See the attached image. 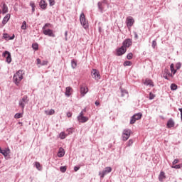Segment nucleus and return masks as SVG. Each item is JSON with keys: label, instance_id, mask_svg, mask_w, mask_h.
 Instances as JSON below:
<instances>
[{"label": "nucleus", "instance_id": "58836bf2", "mask_svg": "<svg viewBox=\"0 0 182 182\" xmlns=\"http://www.w3.org/2000/svg\"><path fill=\"white\" fill-rule=\"evenodd\" d=\"M124 66H132V62L131 61H125L124 63Z\"/></svg>", "mask_w": 182, "mask_h": 182}, {"label": "nucleus", "instance_id": "a18cd8bd", "mask_svg": "<svg viewBox=\"0 0 182 182\" xmlns=\"http://www.w3.org/2000/svg\"><path fill=\"white\" fill-rule=\"evenodd\" d=\"M179 161L180 160H178V159H175L172 163L173 166H176V164H177V163H179Z\"/></svg>", "mask_w": 182, "mask_h": 182}, {"label": "nucleus", "instance_id": "5fc2aeb1", "mask_svg": "<svg viewBox=\"0 0 182 182\" xmlns=\"http://www.w3.org/2000/svg\"><path fill=\"white\" fill-rule=\"evenodd\" d=\"M95 105H96L97 106H99V105H100V103L99 102L96 101V102H95Z\"/></svg>", "mask_w": 182, "mask_h": 182}, {"label": "nucleus", "instance_id": "49530a36", "mask_svg": "<svg viewBox=\"0 0 182 182\" xmlns=\"http://www.w3.org/2000/svg\"><path fill=\"white\" fill-rule=\"evenodd\" d=\"M156 46H157V42L156 41H152V48H156Z\"/></svg>", "mask_w": 182, "mask_h": 182}, {"label": "nucleus", "instance_id": "b1692460", "mask_svg": "<svg viewBox=\"0 0 182 182\" xmlns=\"http://www.w3.org/2000/svg\"><path fill=\"white\" fill-rule=\"evenodd\" d=\"M121 92L122 97H129V92L126 90H122Z\"/></svg>", "mask_w": 182, "mask_h": 182}, {"label": "nucleus", "instance_id": "bb28decb", "mask_svg": "<svg viewBox=\"0 0 182 182\" xmlns=\"http://www.w3.org/2000/svg\"><path fill=\"white\" fill-rule=\"evenodd\" d=\"M1 153L4 157H7L9 155V149L3 150Z\"/></svg>", "mask_w": 182, "mask_h": 182}, {"label": "nucleus", "instance_id": "412c9836", "mask_svg": "<svg viewBox=\"0 0 182 182\" xmlns=\"http://www.w3.org/2000/svg\"><path fill=\"white\" fill-rule=\"evenodd\" d=\"M165 178H166V173H164V171H161L159 176V181L163 182Z\"/></svg>", "mask_w": 182, "mask_h": 182}, {"label": "nucleus", "instance_id": "f03ea898", "mask_svg": "<svg viewBox=\"0 0 182 182\" xmlns=\"http://www.w3.org/2000/svg\"><path fill=\"white\" fill-rule=\"evenodd\" d=\"M80 21L81 25H82L84 29H87L89 28V22L86 20V16L85 14L82 13L80 16Z\"/></svg>", "mask_w": 182, "mask_h": 182}, {"label": "nucleus", "instance_id": "cd10ccee", "mask_svg": "<svg viewBox=\"0 0 182 182\" xmlns=\"http://www.w3.org/2000/svg\"><path fill=\"white\" fill-rule=\"evenodd\" d=\"M170 68H171V72L173 73V75H176V73H177V70H174V64L173 63L171 64Z\"/></svg>", "mask_w": 182, "mask_h": 182}, {"label": "nucleus", "instance_id": "a19ab883", "mask_svg": "<svg viewBox=\"0 0 182 182\" xmlns=\"http://www.w3.org/2000/svg\"><path fill=\"white\" fill-rule=\"evenodd\" d=\"M21 29H23V31H25V29H26V21H23L21 26Z\"/></svg>", "mask_w": 182, "mask_h": 182}, {"label": "nucleus", "instance_id": "9d476101", "mask_svg": "<svg viewBox=\"0 0 182 182\" xmlns=\"http://www.w3.org/2000/svg\"><path fill=\"white\" fill-rule=\"evenodd\" d=\"M4 58H6V62L7 63H11L12 62V57H11V53L9 51H5L3 53Z\"/></svg>", "mask_w": 182, "mask_h": 182}, {"label": "nucleus", "instance_id": "6e6d98bb", "mask_svg": "<svg viewBox=\"0 0 182 182\" xmlns=\"http://www.w3.org/2000/svg\"><path fill=\"white\" fill-rule=\"evenodd\" d=\"M32 11L35 12V7H32Z\"/></svg>", "mask_w": 182, "mask_h": 182}, {"label": "nucleus", "instance_id": "473e14b6", "mask_svg": "<svg viewBox=\"0 0 182 182\" xmlns=\"http://www.w3.org/2000/svg\"><path fill=\"white\" fill-rule=\"evenodd\" d=\"M59 136H60V138L62 140H63V139H66V136H68V135H66V134H65V132H61Z\"/></svg>", "mask_w": 182, "mask_h": 182}, {"label": "nucleus", "instance_id": "4d7b16f0", "mask_svg": "<svg viewBox=\"0 0 182 182\" xmlns=\"http://www.w3.org/2000/svg\"><path fill=\"white\" fill-rule=\"evenodd\" d=\"M135 38H139V36H137V34H135Z\"/></svg>", "mask_w": 182, "mask_h": 182}, {"label": "nucleus", "instance_id": "c03bdc74", "mask_svg": "<svg viewBox=\"0 0 182 182\" xmlns=\"http://www.w3.org/2000/svg\"><path fill=\"white\" fill-rule=\"evenodd\" d=\"M181 63H177L176 64V68L177 70H178V69H181Z\"/></svg>", "mask_w": 182, "mask_h": 182}, {"label": "nucleus", "instance_id": "4468645a", "mask_svg": "<svg viewBox=\"0 0 182 182\" xmlns=\"http://www.w3.org/2000/svg\"><path fill=\"white\" fill-rule=\"evenodd\" d=\"M143 83L146 86H151V87H154V82H153V80H151L149 78H146L144 80H143Z\"/></svg>", "mask_w": 182, "mask_h": 182}, {"label": "nucleus", "instance_id": "a211bd4d", "mask_svg": "<svg viewBox=\"0 0 182 182\" xmlns=\"http://www.w3.org/2000/svg\"><path fill=\"white\" fill-rule=\"evenodd\" d=\"M40 7L41 8V9H46V8H48V3H46V0L41 1Z\"/></svg>", "mask_w": 182, "mask_h": 182}, {"label": "nucleus", "instance_id": "aec40b11", "mask_svg": "<svg viewBox=\"0 0 182 182\" xmlns=\"http://www.w3.org/2000/svg\"><path fill=\"white\" fill-rule=\"evenodd\" d=\"M104 4H107L106 0H104L103 1L98 3V8L101 12H103V9H105V7L103 6Z\"/></svg>", "mask_w": 182, "mask_h": 182}, {"label": "nucleus", "instance_id": "79ce46f5", "mask_svg": "<svg viewBox=\"0 0 182 182\" xmlns=\"http://www.w3.org/2000/svg\"><path fill=\"white\" fill-rule=\"evenodd\" d=\"M133 145V141L132 139H129L127 144V147H130V146Z\"/></svg>", "mask_w": 182, "mask_h": 182}, {"label": "nucleus", "instance_id": "2f4dec72", "mask_svg": "<svg viewBox=\"0 0 182 182\" xmlns=\"http://www.w3.org/2000/svg\"><path fill=\"white\" fill-rule=\"evenodd\" d=\"M46 28H52V24L47 23L45 24V26L43 27V30H46Z\"/></svg>", "mask_w": 182, "mask_h": 182}, {"label": "nucleus", "instance_id": "6ab92c4d", "mask_svg": "<svg viewBox=\"0 0 182 182\" xmlns=\"http://www.w3.org/2000/svg\"><path fill=\"white\" fill-rule=\"evenodd\" d=\"M174 120H173V119L171 118L169 120H168L166 126L168 129H171V127H174Z\"/></svg>", "mask_w": 182, "mask_h": 182}, {"label": "nucleus", "instance_id": "20e7f679", "mask_svg": "<svg viewBox=\"0 0 182 182\" xmlns=\"http://www.w3.org/2000/svg\"><path fill=\"white\" fill-rule=\"evenodd\" d=\"M143 114L141 113L135 114L131 119L130 124H134L137 120H140Z\"/></svg>", "mask_w": 182, "mask_h": 182}, {"label": "nucleus", "instance_id": "c756f323", "mask_svg": "<svg viewBox=\"0 0 182 182\" xmlns=\"http://www.w3.org/2000/svg\"><path fill=\"white\" fill-rule=\"evenodd\" d=\"M23 113H16L15 115H14V118L15 119H21V117H23Z\"/></svg>", "mask_w": 182, "mask_h": 182}, {"label": "nucleus", "instance_id": "7ed1b4c3", "mask_svg": "<svg viewBox=\"0 0 182 182\" xmlns=\"http://www.w3.org/2000/svg\"><path fill=\"white\" fill-rule=\"evenodd\" d=\"M85 113H86V109H84L82 110V112L80 113V115L77 117V120L80 122V123H86L87 120H89V118L85 116Z\"/></svg>", "mask_w": 182, "mask_h": 182}, {"label": "nucleus", "instance_id": "13d9d810", "mask_svg": "<svg viewBox=\"0 0 182 182\" xmlns=\"http://www.w3.org/2000/svg\"><path fill=\"white\" fill-rule=\"evenodd\" d=\"M2 151H3L2 149H1V147H0V153H1Z\"/></svg>", "mask_w": 182, "mask_h": 182}, {"label": "nucleus", "instance_id": "ea45409f", "mask_svg": "<svg viewBox=\"0 0 182 182\" xmlns=\"http://www.w3.org/2000/svg\"><path fill=\"white\" fill-rule=\"evenodd\" d=\"M48 2H49L50 6H53V5H55V0H48Z\"/></svg>", "mask_w": 182, "mask_h": 182}, {"label": "nucleus", "instance_id": "4be33fe9", "mask_svg": "<svg viewBox=\"0 0 182 182\" xmlns=\"http://www.w3.org/2000/svg\"><path fill=\"white\" fill-rule=\"evenodd\" d=\"M9 19H11V14H8L6 15V16L4 18L2 23L3 25H5L8 21H9Z\"/></svg>", "mask_w": 182, "mask_h": 182}, {"label": "nucleus", "instance_id": "ddd939ff", "mask_svg": "<svg viewBox=\"0 0 182 182\" xmlns=\"http://www.w3.org/2000/svg\"><path fill=\"white\" fill-rule=\"evenodd\" d=\"M43 33L48 36H50L51 38H55V33H53V31L51 29L43 30Z\"/></svg>", "mask_w": 182, "mask_h": 182}, {"label": "nucleus", "instance_id": "2eb2a0df", "mask_svg": "<svg viewBox=\"0 0 182 182\" xmlns=\"http://www.w3.org/2000/svg\"><path fill=\"white\" fill-rule=\"evenodd\" d=\"M87 92H89V89L87 88V87L82 86L80 87V95L82 97H83V96H85V95H86Z\"/></svg>", "mask_w": 182, "mask_h": 182}, {"label": "nucleus", "instance_id": "8fccbe9b", "mask_svg": "<svg viewBox=\"0 0 182 182\" xmlns=\"http://www.w3.org/2000/svg\"><path fill=\"white\" fill-rule=\"evenodd\" d=\"M165 73H167L168 75V76H173V75L170 74V72L168 71V69L165 70Z\"/></svg>", "mask_w": 182, "mask_h": 182}, {"label": "nucleus", "instance_id": "f704fd0d", "mask_svg": "<svg viewBox=\"0 0 182 182\" xmlns=\"http://www.w3.org/2000/svg\"><path fill=\"white\" fill-rule=\"evenodd\" d=\"M32 48L33 49H34L35 50H38L39 46L38 45V43H33L32 45Z\"/></svg>", "mask_w": 182, "mask_h": 182}, {"label": "nucleus", "instance_id": "39448f33", "mask_svg": "<svg viewBox=\"0 0 182 182\" xmlns=\"http://www.w3.org/2000/svg\"><path fill=\"white\" fill-rule=\"evenodd\" d=\"M130 134H132V131L130 129H124L122 132V140H124V141L129 140Z\"/></svg>", "mask_w": 182, "mask_h": 182}, {"label": "nucleus", "instance_id": "72a5a7b5", "mask_svg": "<svg viewBox=\"0 0 182 182\" xmlns=\"http://www.w3.org/2000/svg\"><path fill=\"white\" fill-rule=\"evenodd\" d=\"M181 167H182V164H178V165H173L171 166V168L178 169V168H181Z\"/></svg>", "mask_w": 182, "mask_h": 182}, {"label": "nucleus", "instance_id": "f3484780", "mask_svg": "<svg viewBox=\"0 0 182 182\" xmlns=\"http://www.w3.org/2000/svg\"><path fill=\"white\" fill-rule=\"evenodd\" d=\"M3 38L6 39V41H12L13 39H15V35H13L11 37L9 36V34L8 33H4Z\"/></svg>", "mask_w": 182, "mask_h": 182}, {"label": "nucleus", "instance_id": "0eeeda50", "mask_svg": "<svg viewBox=\"0 0 182 182\" xmlns=\"http://www.w3.org/2000/svg\"><path fill=\"white\" fill-rule=\"evenodd\" d=\"M29 102V100H28V96L25 95L23 97L22 100L19 101V106L22 108V110L23 112V109H25V105Z\"/></svg>", "mask_w": 182, "mask_h": 182}, {"label": "nucleus", "instance_id": "dca6fc26", "mask_svg": "<svg viewBox=\"0 0 182 182\" xmlns=\"http://www.w3.org/2000/svg\"><path fill=\"white\" fill-rule=\"evenodd\" d=\"M72 92H73V89H72L71 87H67L65 88V96L69 97V96H70V95H72Z\"/></svg>", "mask_w": 182, "mask_h": 182}, {"label": "nucleus", "instance_id": "052dcab7", "mask_svg": "<svg viewBox=\"0 0 182 182\" xmlns=\"http://www.w3.org/2000/svg\"><path fill=\"white\" fill-rule=\"evenodd\" d=\"M165 79H168L167 77H165Z\"/></svg>", "mask_w": 182, "mask_h": 182}, {"label": "nucleus", "instance_id": "f257e3e1", "mask_svg": "<svg viewBox=\"0 0 182 182\" xmlns=\"http://www.w3.org/2000/svg\"><path fill=\"white\" fill-rule=\"evenodd\" d=\"M14 82L16 85H19L21 80L23 79V71L18 70L14 75Z\"/></svg>", "mask_w": 182, "mask_h": 182}, {"label": "nucleus", "instance_id": "de8ad7c7", "mask_svg": "<svg viewBox=\"0 0 182 182\" xmlns=\"http://www.w3.org/2000/svg\"><path fill=\"white\" fill-rule=\"evenodd\" d=\"M48 60H43L41 63V66H45L48 65Z\"/></svg>", "mask_w": 182, "mask_h": 182}, {"label": "nucleus", "instance_id": "7c9ffc66", "mask_svg": "<svg viewBox=\"0 0 182 182\" xmlns=\"http://www.w3.org/2000/svg\"><path fill=\"white\" fill-rule=\"evenodd\" d=\"M35 166L36 168L38 169L39 171L42 170V166H41V164L39 162H36Z\"/></svg>", "mask_w": 182, "mask_h": 182}, {"label": "nucleus", "instance_id": "3c124183", "mask_svg": "<svg viewBox=\"0 0 182 182\" xmlns=\"http://www.w3.org/2000/svg\"><path fill=\"white\" fill-rule=\"evenodd\" d=\"M30 6H31V8H36L35 3H33V1L30 3Z\"/></svg>", "mask_w": 182, "mask_h": 182}, {"label": "nucleus", "instance_id": "9b49d317", "mask_svg": "<svg viewBox=\"0 0 182 182\" xmlns=\"http://www.w3.org/2000/svg\"><path fill=\"white\" fill-rule=\"evenodd\" d=\"M127 50V48H125V47H124L123 46L119 48L117 50V56H122V55H124V53H126Z\"/></svg>", "mask_w": 182, "mask_h": 182}, {"label": "nucleus", "instance_id": "c85d7f7f", "mask_svg": "<svg viewBox=\"0 0 182 182\" xmlns=\"http://www.w3.org/2000/svg\"><path fill=\"white\" fill-rule=\"evenodd\" d=\"M71 66H72L73 69H75V68L77 66V63H76V61H75V60H73L71 61Z\"/></svg>", "mask_w": 182, "mask_h": 182}, {"label": "nucleus", "instance_id": "37998d69", "mask_svg": "<svg viewBox=\"0 0 182 182\" xmlns=\"http://www.w3.org/2000/svg\"><path fill=\"white\" fill-rule=\"evenodd\" d=\"M154 97H156V95H154V94L150 92L149 93V100H153V99H154Z\"/></svg>", "mask_w": 182, "mask_h": 182}, {"label": "nucleus", "instance_id": "c9c22d12", "mask_svg": "<svg viewBox=\"0 0 182 182\" xmlns=\"http://www.w3.org/2000/svg\"><path fill=\"white\" fill-rule=\"evenodd\" d=\"M171 90H177V85H176V84H171Z\"/></svg>", "mask_w": 182, "mask_h": 182}, {"label": "nucleus", "instance_id": "864d4df0", "mask_svg": "<svg viewBox=\"0 0 182 182\" xmlns=\"http://www.w3.org/2000/svg\"><path fill=\"white\" fill-rule=\"evenodd\" d=\"M67 116L68 117H72V113L71 112H67Z\"/></svg>", "mask_w": 182, "mask_h": 182}, {"label": "nucleus", "instance_id": "6e6552de", "mask_svg": "<svg viewBox=\"0 0 182 182\" xmlns=\"http://www.w3.org/2000/svg\"><path fill=\"white\" fill-rule=\"evenodd\" d=\"M133 43V41L130 38H127L125 39L123 43H122V46L125 48L127 49V48H130Z\"/></svg>", "mask_w": 182, "mask_h": 182}, {"label": "nucleus", "instance_id": "423d86ee", "mask_svg": "<svg viewBox=\"0 0 182 182\" xmlns=\"http://www.w3.org/2000/svg\"><path fill=\"white\" fill-rule=\"evenodd\" d=\"M112 167L107 166L105 170L99 173V176H100L101 178H105V176L109 174V173H112Z\"/></svg>", "mask_w": 182, "mask_h": 182}, {"label": "nucleus", "instance_id": "f8f14e48", "mask_svg": "<svg viewBox=\"0 0 182 182\" xmlns=\"http://www.w3.org/2000/svg\"><path fill=\"white\" fill-rule=\"evenodd\" d=\"M134 23V19H133V17L129 16L127 18V26L128 28H132Z\"/></svg>", "mask_w": 182, "mask_h": 182}, {"label": "nucleus", "instance_id": "a878e982", "mask_svg": "<svg viewBox=\"0 0 182 182\" xmlns=\"http://www.w3.org/2000/svg\"><path fill=\"white\" fill-rule=\"evenodd\" d=\"M2 14H6L8 12V6L5 4V3H3L2 6Z\"/></svg>", "mask_w": 182, "mask_h": 182}, {"label": "nucleus", "instance_id": "4c0bfd02", "mask_svg": "<svg viewBox=\"0 0 182 182\" xmlns=\"http://www.w3.org/2000/svg\"><path fill=\"white\" fill-rule=\"evenodd\" d=\"M60 170L61 173H65L66 170H67V167L66 166H61L60 168Z\"/></svg>", "mask_w": 182, "mask_h": 182}, {"label": "nucleus", "instance_id": "5701e85b", "mask_svg": "<svg viewBox=\"0 0 182 182\" xmlns=\"http://www.w3.org/2000/svg\"><path fill=\"white\" fill-rule=\"evenodd\" d=\"M63 156H65V149H63V148H60L58 154V156L63 157Z\"/></svg>", "mask_w": 182, "mask_h": 182}, {"label": "nucleus", "instance_id": "393cba45", "mask_svg": "<svg viewBox=\"0 0 182 182\" xmlns=\"http://www.w3.org/2000/svg\"><path fill=\"white\" fill-rule=\"evenodd\" d=\"M45 113L47 116H52V114H55V109L46 110Z\"/></svg>", "mask_w": 182, "mask_h": 182}, {"label": "nucleus", "instance_id": "09e8293b", "mask_svg": "<svg viewBox=\"0 0 182 182\" xmlns=\"http://www.w3.org/2000/svg\"><path fill=\"white\" fill-rule=\"evenodd\" d=\"M36 62H37V65H42V61L41 60V59L37 58Z\"/></svg>", "mask_w": 182, "mask_h": 182}, {"label": "nucleus", "instance_id": "603ef678", "mask_svg": "<svg viewBox=\"0 0 182 182\" xmlns=\"http://www.w3.org/2000/svg\"><path fill=\"white\" fill-rule=\"evenodd\" d=\"M79 168H80V167L75 166L74 171H77V170H79Z\"/></svg>", "mask_w": 182, "mask_h": 182}, {"label": "nucleus", "instance_id": "bf43d9fd", "mask_svg": "<svg viewBox=\"0 0 182 182\" xmlns=\"http://www.w3.org/2000/svg\"><path fill=\"white\" fill-rule=\"evenodd\" d=\"M2 14V10H1V9H0V14Z\"/></svg>", "mask_w": 182, "mask_h": 182}, {"label": "nucleus", "instance_id": "1a4fd4ad", "mask_svg": "<svg viewBox=\"0 0 182 182\" xmlns=\"http://www.w3.org/2000/svg\"><path fill=\"white\" fill-rule=\"evenodd\" d=\"M91 75L95 80H99V79H100V73L96 69L92 70Z\"/></svg>", "mask_w": 182, "mask_h": 182}, {"label": "nucleus", "instance_id": "e433bc0d", "mask_svg": "<svg viewBox=\"0 0 182 182\" xmlns=\"http://www.w3.org/2000/svg\"><path fill=\"white\" fill-rule=\"evenodd\" d=\"M127 59H128L129 60L133 59V53H129L127 55Z\"/></svg>", "mask_w": 182, "mask_h": 182}]
</instances>
